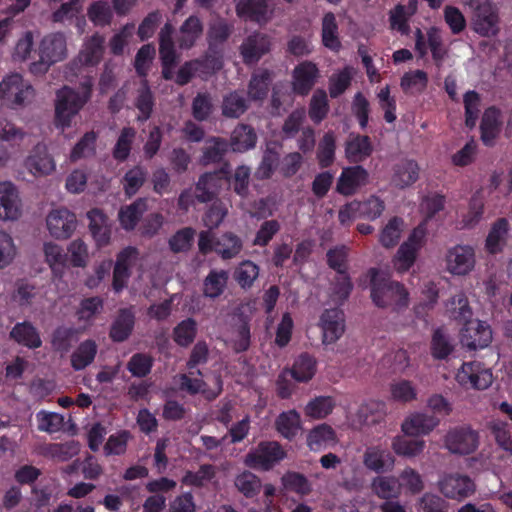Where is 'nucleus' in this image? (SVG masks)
Instances as JSON below:
<instances>
[{
	"label": "nucleus",
	"mask_w": 512,
	"mask_h": 512,
	"mask_svg": "<svg viewBox=\"0 0 512 512\" xmlns=\"http://www.w3.org/2000/svg\"><path fill=\"white\" fill-rule=\"evenodd\" d=\"M281 482L286 490L300 495H307L312 491L311 483L303 474L298 472L285 473Z\"/></svg>",
	"instance_id": "nucleus-64"
},
{
	"label": "nucleus",
	"mask_w": 512,
	"mask_h": 512,
	"mask_svg": "<svg viewBox=\"0 0 512 512\" xmlns=\"http://www.w3.org/2000/svg\"><path fill=\"white\" fill-rule=\"evenodd\" d=\"M232 33V26L224 19H216L210 23L207 31L208 47L219 50V48L229 39Z\"/></svg>",
	"instance_id": "nucleus-45"
},
{
	"label": "nucleus",
	"mask_w": 512,
	"mask_h": 512,
	"mask_svg": "<svg viewBox=\"0 0 512 512\" xmlns=\"http://www.w3.org/2000/svg\"><path fill=\"white\" fill-rule=\"evenodd\" d=\"M404 222L401 218H392L382 229L379 235V242L385 248L394 247L400 240L403 232Z\"/></svg>",
	"instance_id": "nucleus-56"
},
{
	"label": "nucleus",
	"mask_w": 512,
	"mask_h": 512,
	"mask_svg": "<svg viewBox=\"0 0 512 512\" xmlns=\"http://www.w3.org/2000/svg\"><path fill=\"white\" fill-rule=\"evenodd\" d=\"M425 447L426 442L423 439H407L401 435L393 437L391 442L393 452L405 458H416L420 456Z\"/></svg>",
	"instance_id": "nucleus-35"
},
{
	"label": "nucleus",
	"mask_w": 512,
	"mask_h": 512,
	"mask_svg": "<svg viewBox=\"0 0 512 512\" xmlns=\"http://www.w3.org/2000/svg\"><path fill=\"white\" fill-rule=\"evenodd\" d=\"M196 230L192 227H184L176 231L169 239V249L175 253H187L193 246Z\"/></svg>",
	"instance_id": "nucleus-49"
},
{
	"label": "nucleus",
	"mask_w": 512,
	"mask_h": 512,
	"mask_svg": "<svg viewBox=\"0 0 512 512\" xmlns=\"http://www.w3.org/2000/svg\"><path fill=\"white\" fill-rule=\"evenodd\" d=\"M271 37L265 33L253 32L239 46V53L246 65L256 64L271 50Z\"/></svg>",
	"instance_id": "nucleus-8"
},
{
	"label": "nucleus",
	"mask_w": 512,
	"mask_h": 512,
	"mask_svg": "<svg viewBox=\"0 0 512 512\" xmlns=\"http://www.w3.org/2000/svg\"><path fill=\"white\" fill-rule=\"evenodd\" d=\"M439 489L447 498L462 500L474 493L475 485L468 476L449 474L439 481Z\"/></svg>",
	"instance_id": "nucleus-17"
},
{
	"label": "nucleus",
	"mask_w": 512,
	"mask_h": 512,
	"mask_svg": "<svg viewBox=\"0 0 512 512\" xmlns=\"http://www.w3.org/2000/svg\"><path fill=\"white\" fill-rule=\"evenodd\" d=\"M395 461L392 453L380 445L368 446L362 456L364 467L376 473L392 471Z\"/></svg>",
	"instance_id": "nucleus-19"
},
{
	"label": "nucleus",
	"mask_w": 512,
	"mask_h": 512,
	"mask_svg": "<svg viewBox=\"0 0 512 512\" xmlns=\"http://www.w3.org/2000/svg\"><path fill=\"white\" fill-rule=\"evenodd\" d=\"M259 267L252 261L246 260L239 264L234 272V279L243 289L250 288L258 278Z\"/></svg>",
	"instance_id": "nucleus-63"
},
{
	"label": "nucleus",
	"mask_w": 512,
	"mask_h": 512,
	"mask_svg": "<svg viewBox=\"0 0 512 512\" xmlns=\"http://www.w3.org/2000/svg\"><path fill=\"white\" fill-rule=\"evenodd\" d=\"M46 225L49 233L56 239H68L77 227L74 213L66 208L52 210L47 218Z\"/></svg>",
	"instance_id": "nucleus-11"
},
{
	"label": "nucleus",
	"mask_w": 512,
	"mask_h": 512,
	"mask_svg": "<svg viewBox=\"0 0 512 512\" xmlns=\"http://www.w3.org/2000/svg\"><path fill=\"white\" fill-rule=\"evenodd\" d=\"M234 485L239 493L246 498L258 496L262 489L261 479L250 471H243L234 479Z\"/></svg>",
	"instance_id": "nucleus-46"
},
{
	"label": "nucleus",
	"mask_w": 512,
	"mask_h": 512,
	"mask_svg": "<svg viewBox=\"0 0 512 512\" xmlns=\"http://www.w3.org/2000/svg\"><path fill=\"white\" fill-rule=\"evenodd\" d=\"M492 341V331L485 323L470 320L461 331V343L470 350L487 347Z\"/></svg>",
	"instance_id": "nucleus-13"
},
{
	"label": "nucleus",
	"mask_w": 512,
	"mask_h": 512,
	"mask_svg": "<svg viewBox=\"0 0 512 512\" xmlns=\"http://www.w3.org/2000/svg\"><path fill=\"white\" fill-rule=\"evenodd\" d=\"M105 37L99 33L85 39L76 62L81 66H96L100 63L104 54Z\"/></svg>",
	"instance_id": "nucleus-26"
},
{
	"label": "nucleus",
	"mask_w": 512,
	"mask_h": 512,
	"mask_svg": "<svg viewBox=\"0 0 512 512\" xmlns=\"http://www.w3.org/2000/svg\"><path fill=\"white\" fill-rule=\"evenodd\" d=\"M204 26L200 18L196 15L189 16L179 27L176 36L174 35L175 45L182 50H188L194 47L203 34Z\"/></svg>",
	"instance_id": "nucleus-23"
},
{
	"label": "nucleus",
	"mask_w": 512,
	"mask_h": 512,
	"mask_svg": "<svg viewBox=\"0 0 512 512\" xmlns=\"http://www.w3.org/2000/svg\"><path fill=\"white\" fill-rule=\"evenodd\" d=\"M336 139L333 132L324 134L318 144L317 159L322 168H327L334 162Z\"/></svg>",
	"instance_id": "nucleus-55"
},
{
	"label": "nucleus",
	"mask_w": 512,
	"mask_h": 512,
	"mask_svg": "<svg viewBox=\"0 0 512 512\" xmlns=\"http://www.w3.org/2000/svg\"><path fill=\"white\" fill-rule=\"evenodd\" d=\"M159 41V57L162 65V77L165 80L174 78L173 69L179 62V54L176 51L174 41V26L170 22H166L160 29L158 34Z\"/></svg>",
	"instance_id": "nucleus-6"
},
{
	"label": "nucleus",
	"mask_w": 512,
	"mask_h": 512,
	"mask_svg": "<svg viewBox=\"0 0 512 512\" xmlns=\"http://www.w3.org/2000/svg\"><path fill=\"white\" fill-rule=\"evenodd\" d=\"M257 141L254 129L247 124H238L232 131L230 146L235 152H245L252 149Z\"/></svg>",
	"instance_id": "nucleus-34"
},
{
	"label": "nucleus",
	"mask_w": 512,
	"mask_h": 512,
	"mask_svg": "<svg viewBox=\"0 0 512 512\" xmlns=\"http://www.w3.org/2000/svg\"><path fill=\"white\" fill-rule=\"evenodd\" d=\"M317 66L310 61H304L293 70V90L300 95H306L314 86L318 77Z\"/></svg>",
	"instance_id": "nucleus-27"
},
{
	"label": "nucleus",
	"mask_w": 512,
	"mask_h": 512,
	"mask_svg": "<svg viewBox=\"0 0 512 512\" xmlns=\"http://www.w3.org/2000/svg\"><path fill=\"white\" fill-rule=\"evenodd\" d=\"M371 276V298L379 308L393 310L401 309L408 305V291L403 284L391 280L389 277H379L376 268L369 270Z\"/></svg>",
	"instance_id": "nucleus-1"
},
{
	"label": "nucleus",
	"mask_w": 512,
	"mask_h": 512,
	"mask_svg": "<svg viewBox=\"0 0 512 512\" xmlns=\"http://www.w3.org/2000/svg\"><path fill=\"white\" fill-rule=\"evenodd\" d=\"M271 79V72L267 69H258L254 72L247 87L248 99L252 101L264 100L267 97Z\"/></svg>",
	"instance_id": "nucleus-31"
},
{
	"label": "nucleus",
	"mask_w": 512,
	"mask_h": 512,
	"mask_svg": "<svg viewBox=\"0 0 512 512\" xmlns=\"http://www.w3.org/2000/svg\"><path fill=\"white\" fill-rule=\"evenodd\" d=\"M440 425L436 415L425 412H414L408 415L401 424V431L405 436H426Z\"/></svg>",
	"instance_id": "nucleus-12"
},
{
	"label": "nucleus",
	"mask_w": 512,
	"mask_h": 512,
	"mask_svg": "<svg viewBox=\"0 0 512 512\" xmlns=\"http://www.w3.org/2000/svg\"><path fill=\"white\" fill-rule=\"evenodd\" d=\"M221 189V177L218 172L202 174L195 185V198L200 203H207L216 198Z\"/></svg>",
	"instance_id": "nucleus-28"
},
{
	"label": "nucleus",
	"mask_w": 512,
	"mask_h": 512,
	"mask_svg": "<svg viewBox=\"0 0 512 512\" xmlns=\"http://www.w3.org/2000/svg\"><path fill=\"white\" fill-rule=\"evenodd\" d=\"M372 145L368 136H351L346 141L345 155L350 162H361L372 153Z\"/></svg>",
	"instance_id": "nucleus-33"
},
{
	"label": "nucleus",
	"mask_w": 512,
	"mask_h": 512,
	"mask_svg": "<svg viewBox=\"0 0 512 512\" xmlns=\"http://www.w3.org/2000/svg\"><path fill=\"white\" fill-rule=\"evenodd\" d=\"M39 60L30 64L33 74H44L51 65L63 61L67 57L66 37L61 32L47 34L38 48Z\"/></svg>",
	"instance_id": "nucleus-2"
},
{
	"label": "nucleus",
	"mask_w": 512,
	"mask_h": 512,
	"mask_svg": "<svg viewBox=\"0 0 512 512\" xmlns=\"http://www.w3.org/2000/svg\"><path fill=\"white\" fill-rule=\"evenodd\" d=\"M97 354V345L93 340H85L71 355V366L82 370L90 365Z\"/></svg>",
	"instance_id": "nucleus-47"
},
{
	"label": "nucleus",
	"mask_w": 512,
	"mask_h": 512,
	"mask_svg": "<svg viewBox=\"0 0 512 512\" xmlns=\"http://www.w3.org/2000/svg\"><path fill=\"white\" fill-rule=\"evenodd\" d=\"M268 3L269 0H237L236 14L259 24L267 23L272 15Z\"/></svg>",
	"instance_id": "nucleus-24"
},
{
	"label": "nucleus",
	"mask_w": 512,
	"mask_h": 512,
	"mask_svg": "<svg viewBox=\"0 0 512 512\" xmlns=\"http://www.w3.org/2000/svg\"><path fill=\"white\" fill-rule=\"evenodd\" d=\"M35 91L18 73H11L0 82V99L11 108L23 106L32 101Z\"/></svg>",
	"instance_id": "nucleus-5"
},
{
	"label": "nucleus",
	"mask_w": 512,
	"mask_h": 512,
	"mask_svg": "<svg viewBox=\"0 0 512 512\" xmlns=\"http://www.w3.org/2000/svg\"><path fill=\"white\" fill-rule=\"evenodd\" d=\"M443 446L453 455H470L478 449L479 433L470 425L450 427L443 437Z\"/></svg>",
	"instance_id": "nucleus-4"
},
{
	"label": "nucleus",
	"mask_w": 512,
	"mask_h": 512,
	"mask_svg": "<svg viewBox=\"0 0 512 512\" xmlns=\"http://www.w3.org/2000/svg\"><path fill=\"white\" fill-rule=\"evenodd\" d=\"M135 106L140 112L138 120L146 121L150 118L154 106V97L146 79L142 81L141 87L137 91Z\"/></svg>",
	"instance_id": "nucleus-54"
},
{
	"label": "nucleus",
	"mask_w": 512,
	"mask_h": 512,
	"mask_svg": "<svg viewBox=\"0 0 512 512\" xmlns=\"http://www.w3.org/2000/svg\"><path fill=\"white\" fill-rule=\"evenodd\" d=\"M322 42L331 50L337 51L341 47L338 37V25L332 12L326 13L322 19Z\"/></svg>",
	"instance_id": "nucleus-51"
},
{
	"label": "nucleus",
	"mask_w": 512,
	"mask_h": 512,
	"mask_svg": "<svg viewBox=\"0 0 512 512\" xmlns=\"http://www.w3.org/2000/svg\"><path fill=\"white\" fill-rule=\"evenodd\" d=\"M447 313L450 318L459 323H467L472 318V310L469 306L468 299L463 292L453 295L447 303Z\"/></svg>",
	"instance_id": "nucleus-39"
},
{
	"label": "nucleus",
	"mask_w": 512,
	"mask_h": 512,
	"mask_svg": "<svg viewBox=\"0 0 512 512\" xmlns=\"http://www.w3.org/2000/svg\"><path fill=\"white\" fill-rule=\"evenodd\" d=\"M447 270L454 275H467L475 266V253L472 247L456 245L446 255Z\"/></svg>",
	"instance_id": "nucleus-14"
},
{
	"label": "nucleus",
	"mask_w": 512,
	"mask_h": 512,
	"mask_svg": "<svg viewBox=\"0 0 512 512\" xmlns=\"http://www.w3.org/2000/svg\"><path fill=\"white\" fill-rule=\"evenodd\" d=\"M220 108L223 117L238 119L249 109V99L243 91L234 90L223 96Z\"/></svg>",
	"instance_id": "nucleus-29"
},
{
	"label": "nucleus",
	"mask_w": 512,
	"mask_h": 512,
	"mask_svg": "<svg viewBox=\"0 0 512 512\" xmlns=\"http://www.w3.org/2000/svg\"><path fill=\"white\" fill-rule=\"evenodd\" d=\"M229 273L226 270L213 269L203 281V295L215 299L223 294L227 287Z\"/></svg>",
	"instance_id": "nucleus-36"
},
{
	"label": "nucleus",
	"mask_w": 512,
	"mask_h": 512,
	"mask_svg": "<svg viewBox=\"0 0 512 512\" xmlns=\"http://www.w3.org/2000/svg\"><path fill=\"white\" fill-rule=\"evenodd\" d=\"M21 200L11 182H0V219L17 220L22 212Z\"/></svg>",
	"instance_id": "nucleus-22"
},
{
	"label": "nucleus",
	"mask_w": 512,
	"mask_h": 512,
	"mask_svg": "<svg viewBox=\"0 0 512 512\" xmlns=\"http://www.w3.org/2000/svg\"><path fill=\"white\" fill-rule=\"evenodd\" d=\"M80 451V445L76 441L65 443H53L45 447L44 454L54 460L65 462L76 456Z\"/></svg>",
	"instance_id": "nucleus-53"
},
{
	"label": "nucleus",
	"mask_w": 512,
	"mask_h": 512,
	"mask_svg": "<svg viewBox=\"0 0 512 512\" xmlns=\"http://www.w3.org/2000/svg\"><path fill=\"white\" fill-rule=\"evenodd\" d=\"M285 457V452L279 443L261 442L257 447L246 454L244 463L254 469L269 470Z\"/></svg>",
	"instance_id": "nucleus-7"
},
{
	"label": "nucleus",
	"mask_w": 512,
	"mask_h": 512,
	"mask_svg": "<svg viewBox=\"0 0 512 512\" xmlns=\"http://www.w3.org/2000/svg\"><path fill=\"white\" fill-rule=\"evenodd\" d=\"M457 382L466 387L478 390L488 388L493 381L490 370L485 369L480 363H464L456 374Z\"/></svg>",
	"instance_id": "nucleus-10"
},
{
	"label": "nucleus",
	"mask_w": 512,
	"mask_h": 512,
	"mask_svg": "<svg viewBox=\"0 0 512 512\" xmlns=\"http://www.w3.org/2000/svg\"><path fill=\"white\" fill-rule=\"evenodd\" d=\"M134 323V313L130 309H121L111 325L110 337L113 341L123 342L131 334Z\"/></svg>",
	"instance_id": "nucleus-32"
},
{
	"label": "nucleus",
	"mask_w": 512,
	"mask_h": 512,
	"mask_svg": "<svg viewBox=\"0 0 512 512\" xmlns=\"http://www.w3.org/2000/svg\"><path fill=\"white\" fill-rule=\"evenodd\" d=\"M196 334L197 324L196 321L192 318H187L181 321L173 329V339L178 345L182 347L189 346L194 341Z\"/></svg>",
	"instance_id": "nucleus-58"
},
{
	"label": "nucleus",
	"mask_w": 512,
	"mask_h": 512,
	"mask_svg": "<svg viewBox=\"0 0 512 512\" xmlns=\"http://www.w3.org/2000/svg\"><path fill=\"white\" fill-rule=\"evenodd\" d=\"M481 140L486 146H492L501 130L500 111L495 107L485 110L481 124Z\"/></svg>",
	"instance_id": "nucleus-30"
},
{
	"label": "nucleus",
	"mask_w": 512,
	"mask_h": 512,
	"mask_svg": "<svg viewBox=\"0 0 512 512\" xmlns=\"http://www.w3.org/2000/svg\"><path fill=\"white\" fill-rule=\"evenodd\" d=\"M87 102V94L80 96V92H77L69 86H63L61 89L57 90L54 101L56 126L63 129L70 127L72 119Z\"/></svg>",
	"instance_id": "nucleus-3"
},
{
	"label": "nucleus",
	"mask_w": 512,
	"mask_h": 512,
	"mask_svg": "<svg viewBox=\"0 0 512 512\" xmlns=\"http://www.w3.org/2000/svg\"><path fill=\"white\" fill-rule=\"evenodd\" d=\"M329 111L327 94L324 90L318 89L314 92L309 104V117L316 124L320 123Z\"/></svg>",
	"instance_id": "nucleus-62"
},
{
	"label": "nucleus",
	"mask_w": 512,
	"mask_h": 512,
	"mask_svg": "<svg viewBox=\"0 0 512 512\" xmlns=\"http://www.w3.org/2000/svg\"><path fill=\"white\" fill-rule=\"evenodd\" d=\"M24 165L35 177L49 175L56 167L53 157L43 143H38L33 147L30 154L25 159Z\"/></svg>",
	"instance_id": "nucleus-18"
},
{
	"label": "nucleus",
	"mask_w": 512,
	"mask_h": 512,
	"mask_svg": "<svg viewBox=\"0 0 512 512\" xmlns=\"http://www.w3.org/2000/svg\"><path fill=\"white\" fill-rule=\"evenodd\" d=\"M423 237L424 231L421 228H416L401 244L393 258V267L397 272L404 273L414 265Z\"/></svg>",
	"instance_id": "nucleus-9"
},
{
	"label": "nucleus",
	"mask_w": 512,
	"mask_h": 512,
	"mask_svg": "<svg viewBox=\"0 0 512 512\" xmlns=\"http://www.w3.org/2000/svg\"><path fill=\"white\" fill-rule=\"evenodd\" d=\"M136 137V130L132 127H125L121 130L117 142L113 148V157L118 161L128 158L132 144Z\"/></svg>",
	"instance_id": "nucleus-60"
},
{
	"label": "nucleus",
	"mask_w": 512,
	"mask_h": 512,
	"mask_svg": "<svg viewBox=\"0 0 512 512\" xmlns=\"http://www.w3.org/2000/svg\"><path fill=\"white\" fill-rule=\"evenodd\" d=\"M275 426L283 437L291 440L301 429L300 415L296 410L283 412L277 417Z\"/></svg>",
	"instance_id": "nucleus-44"
},
{
	"label": "nucleus",
	"mask_w": 512,
	"mask_h": 512,
	"mask_svg": "<svg viewBox=\"0 0 512 512\" xmlns=\"http://www.w3.org/2000/svg\"><path fill=\"white\" fill-rule=\"evenodd\" d=\"M317 362L308 355L301 354L294 362L289 375L298 382H308L316 373Z\"/></svg>",
	"instance_id": "nucleus-42"
},
{
	"label": "nucleus",
	"mask_w": 512,
	"mask_h": 512,
	"mask_svg": "<svg viewBox=\"0 0 512 512\" xmlns=\"http://www.w3.org/2000/svg\"><path fill=\"white\" fill-rule=\"evenodd\" d=\"M400 489L412 494H418L424 489V481L420 473L412 467H405L398 475Z\"/></svg>",
	"instance_id": "nucleus-61"
},
{
	"label": "nucleus",
	"mask_w": 512,
	"mask_h": 512,
	"mask_svg": "<svg viewBox=\"0 0 512 512\" xmlns=\"http://www.w3.org/2000/svg\"><path fill=\"white\" fill-rule=\"evenodd\" d=\"M147 205L144 199H138L131 205L126 206L119 212V220L126 230L133 229L146 211Z\"/></svg>",
	"instance_id": "nucleus-52"
},
{
	"label": "nucleus",
	"mask_w": 512,
	"mask_h": 512,
	"mask_svg": "<svg viewBox=\"0 0 512 512\" xmlns=\"http://www.w3.org/2000/svg\"><path fill=\"white\" fill-rule=\"evenodd\" d=\"M335 406L330 396H319L311 400L305 407V415L313 419H323L328 416Z\"/></svg>",
	"instance_id": "nucleus-57"
},
{
	"label": "nucleus",
	"mask_w": 512,
	"mask_h": 512,
	"mask_svg": "<svg viewBox=\"0 0 512 512\" xmlns=\"http://www.w3.org/2000/svg\"><path fill=\"white\" fill-rule=\"evenodd\" d=\"M88 228L98 247L108 245L111 236V224L108 216L99 208L87 212Z\"/></svg>",
	"instance_id": "nucleus-25"
},
{
	"label": "nucleus",
	"mask_w": 512,
	"mask_h": 512,
	"mask_svg": "<svg viewBox=\"0 0 512 512\" xmlns=\"http://www.w3.org/2000/svg\"><path fill=\"white\" fill-rule=\"evenodd\" d=\"M322 329V342L324 344L335 343L345 331V319L343 312L338 308L325 310L320 318Z\"/></svg>",
	"instance_id": "nucleus-20"
},
{
	"label": "nucleus",
	"mask_w": 512,
	"mask_h": 512,
	"mask_svg": "<svg viewBox=\"0 0 512 512\" xmlns=\"http://www.w3.org/2000/svg\"><path fill=\"white\" fill-rule=\"evenodd\" d=\"M10 337L29 348H38L42 344L36 328L29 322L16 324L10 332Z\"/></svg>",
	"instance_id": "nucleus-41"
},
{
	"label": "nucleus",
	"mask_w": 512,
	"mask_h": 512,
	"mask_svg": "<svg viewBox=\"0 0 512 512\" xmlns=\"http://www.w3.org/2000/svg\"><path fill=\"white\" fill-rule=\"evenodd\" d=\"M138 257V249L132 246H128L118 253L113 271V288L116 292L126 286L131 275L130 270L136 264Z\"/></svg>",
	"instance_id": "nucleus-16"
},
{
	"label": "nucleus",
	"mask_w": 512,
	"mask_h": 512,
	"mask_svg": "<svg viewBox=\"0 0 512 512\" xmlns=\"http://www.w3.org/2000/svg\"><path fill=\"white\" fill-rule=\"evenodd\" d=\"M336 442V433L327 424H320L314 427L307 435V445L311 450H319L321 447L334 445Z\"/></svg>",
	"instance_id": "nucleus-40"
},
{
	"label": "nucleus",
	"mask_w": 512,
	"mask_h": 512,
	"mask_svg": "<svg viewBox=\"0 0 512 512\" xmlns=\"http://www.w3.org/2000/svg\"><path fill=\"white\" fill-rule=\"evenodd\" d=\"M242 247V241L237 235L232 232H226L216 240L214 251L222 259L228 260L236 257L241 252Z\"/></svg>",
	"instance_id": "nucleus-43"
},
{
	"label": "nucleus",
	"mask_w": 512,
	"mask_h": 512,
	"mask_svg": "<svg viewBox=\"0 0 512 512\" xmlns=\"http://www.w3.org/2000/svg\"><path fill=\"white\" fill-rule=\"evenodd\" d=\"M373 493L380 499L389 500L401 495L400 484L395 476H377L371 482Z\"/></svg>",
	"instance_id": "nucleus-37"
},
{
	"label": "nucleus",
	"mask_w": 512,
	"mask_h": 512,
	"mask_svg": "<svg viewBox=\"0 0 512 512\" xmlns=\"http://www.w3.org/2000/svg\"><path fill=\"white\" fill-rule=\"evenodd\" d=\"M499 17L496 10L487 3L479 5L473 18V30L483 37H493L499 33Z\"/></svg>",
	"instance_id": "nucleus-21"
},
{
	"label": "nucleus",
	"mask_w": 512,
	"mask_h": 512,
	"mask_svg": "<svg viewBox=\"0 0 512 512\" xmlns=\"http://www.w3.org/2000/svg\"><path fill=\"white\" fill-rule=\"evenodd\" d=\"M199 65H197L199 75L200 76H210L218 71H220L223 67V56L220 50L211 49L208 47L206 53L197 59Z\"/></svg>",
	"instance_id": "nucleus-48"
},
{
	"label": "nucleus",
	"mask_w": 512,
	"mask_h": 512,
	"mask_svg": "<svg viewBox=\"0 0 512 512\" xmlns=\"http://www.w3.org/2000/svg\"><path fill=\"white\" fill-rule=\"evenodd\" d=\"M418 177V164L413 160H403L395 165L392 182L399 188H405L416 182Z\"/></svg>",
	"instance_id": "nucleus-38"
},
{
	"label": "nucleus",
	"mask_w": 512,
	"mask_h": 512,
	"mask_svg": "<svg viewBox=\"0 0 512 512\" xmlns=\"http://www.w3.org/2000/svg\"><path fill=\"white\" fill-rule=\"evenodd\" d=\"M227 141L220 137H211L206 140L203 147L201 162L204 165L220 162L227 152Z\"/></svg>",
	"instance_id": "nucleus-50"
},
{
	"label": "nucleus",
	"mask_w": 512,
	"mask_h": 512,
	"mask_svg": "<svg viewBox=\"0 0 512 512\" xmlns=\"http://www.w3.org/2000/svg\"><path fill=\"white\" fill-rule=\"evenodd\" d=\"M369 182V173L360 165L342 170L336 183V191L343 196H351Z\"/></svg>",
	"instance_id": "nucleus-15"
},
{
	"label": "nucleus",
	"mask_w": 512,
	"mask_h": 512,
	"mask_svg": "<svg viewBox=\"0 0 512 512\" xmlns=\"http://www.w3.org/2000/svg\"><path fill=\"white\" fill-rule=\"evenodd\" d=\"M147 178V171L141 166H135L128 170L123 177V189L127 196L131 197L138 192Z\"/></svg>",
	"instance_id": "nucleus-59"
}]
</instances>
